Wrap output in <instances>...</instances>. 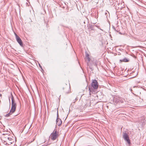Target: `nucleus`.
I'll use <instances>...</instances> for the list:
<instances>
[{
    "instance_id": "2eb2a0df",
    "label": "nucleus",
    "mask_w": 146,
    "mask_h": 146,
    "mask_svg": "<svg viewBox=\"0 0 146 146\" xmlns=\"http://www.w3.org/2000/svg\"><path fill=\"white\" fill-rule=\"evenodd\" d=\"M0 95L1 96V94H0Z\"/></svg>"
},
{
    "instance_id": "0eeeda50",
    "label": "nucleus",
    "mask_w": 146,
    "mask_h": 146,
    "mask_svg": "<svg viewBox=\"0 0 146 146\" xmlns=\"http://www.w3.org/2000/svg\"><path fill=\"white\" fill-rule=\"evenodd\" d=\"M123 136L124 139L127 141L128 143L129 144L130 141L127 134L126 133H124L123 134Z\"/></svg>"
},
{
    "instance_id": "f3484780",
    "label": "nucleus",
    "mask_w": 146,
    "mask_h": 146,
    "mask_svg": "<svg viewBox=\"0 0 146 146\" xmlns=\"http://www.w3.org/2000/svg\"><path fill=\"white\" fill-rule=\"evenodd\" d=\"M100 29L102 30V29Z\"/></svg>"
},
{
    "instance_id": "423d86ee",
    "label": "nucleus",
    "mask_w": 146,
    "mask_h": 146,
    "mask_svg": "<svg viewBox=\"0 0 146 146\" xmlns=\"http://www.w3.org/2000/svg\"><path fill=\"white\" fill-rule=\"evenodd\" d=\"M57 134L56 133V131H54L50 135V137L51 139L53 140H54L56 139L57 137Z\"/></svg>"
},
{
    "instance_id": "7ed1b4c3",
    "label": "nucleus",
    "mask_w": 146,
    "mask_h": 146,
    "mask_svg": "<svg viewBox=\"0 0 146 146\" xmlns=\"http://www.w3.org/2000/svg\"><path fill=\"white\" fill-rule=\"evenodd\" d=\"M92 86L94 89H97L98 88V85L97 81L95 80H93L92 83Z\"/></svg>"
},
{
    "instance_id": "f257e3e1",
    "label": "nucleus",
    "mask_w": 146,
    "mask_h": 146,
    "mask_svg": "<svg viewBox=\"0 0 146 146\" xmlns=\"http://www.w3.org/2000/svg\"><path fill=\"white\" fill-rule=\"evenodd\" d=\"M11 96L12 100L11 107L9 113L5 115V116L6 117L9 116L10 115L14 112L15 111L17 106L16 103L15 102L14 97L12 94H11Z\"/></svg>"
},
{
    "instance_id": "f8f14e48",
    "label": "nucleus",
    "mask_w": 146,
    "mask_h": 146,
    "mask_svg": "<svg viewBox=\"0 0 146 146\" xmlns=\"http://www.w3.org/2000/svg\"><path fill=\"white\" fill-rule=\"evenodd\" d=\"M89 57V55L86 52V57Z\"/></svg>"
},
{
    "instance_id": "4468645a",
    "label": "nucleus",
    "mask_w": 146,
    "mask_h": 146,
    "mask_svg": "<svg viewBox=\"0 0 146 146\" xmlns=\"http://www.w3.org/2000/svg\"><path fill=\"white\" fill-rule=\"evenodd\" d=\"M9 102H10V97H9Z\"/></svg>"
},
{
    "instance_id": "20e7f679",
    "label": "nucleus",
    "mask_w": 146,
    "mask_h": 146,
    "mask_svg": "<svg viewBox=\"0 0 146 146\" xmlns=\"http://www.w3.org/2000/svg\"><path fill=\"white\" fill-rule=\"evenodd\" d=\"M14 34L15 35L17 41L19 44L21 46H23V44L21 38L17 35V34L15 33Z\"/></svg>"
},
{
    "instance_id": "39448f33",
    "label": "nucleus",
    "mask_w": 146,
    "mask_h": 146,
    "mask_svg": "<svg viewBox=\"0 0 146 146\" xmlns=\"http://www.w3.org/2000/svg\"><path fill=\"white\" fill-rule=\"evenodd\" d=\"M13 138L11 135H9V137H8V138L7 139L8 140L7 141L6 143H5V144L10 145L11 144L13 143V139H12Z\"/></svg>"
},
{
    "instance_id": "9b49d317",
    "label": "nucleus",
    "mask_w": 146,
    "mask_h": 146,
    "mask_svg": "<svg viewBox=\"0 0 146 146\" xmlns=\"http://www.w3.org/2000/svg\"><path fill=\"white\" fill-rule=\"evenodd\" d=\"M86 59L88 61V62H89L90 60V58L89 57H86Z\"/></svg>"
},
{
    "instance_id": "f03ea898",
    "label": "nucleus",
    "mask_w": 146,
    "mask_h": 146,
    "mask_svg": "<svg viewBox=\"0 0 146 146\" xmlns=\"http://www.w3.org/2000/svg\"><path fill=\"white\" fill-rule=\"evenodd\" d=\"M9 137V135L8 134L3 133L2 134L1 137L2 140L4 144L6 143L7 141L8 140L7 139Z\"/></svg>"
},
{
    "instance_id": "dca6fc26",
    "label": "nucleus",
    "mask_w": 146,
    "mask_h": 146,
    "mask_svg": "<svg viewBox=\"0 0 146 146\" xmlns=\"http://www.w3.org/2000/svg\"><path fill=\"white\" fill-rule=\"evenodd\" d=\"M131 91H132V89H131Z\"/></svg>"
},
{
    "instance_id": "1a4fd4ad",
    "label": "nucleus",
    "mask_w": 146,
    "mask_h": 146,
    "mask_svg": "<svg viewBox=\"0 0 146 146\" xmlns=\"http://www.w3.org/2000/svg\"><path fill=\"white\" fill-rule=\"evenodd\" d=\"M139 124L141 125H143L145 124V119L144 117H142L139 120Z\"/></svg>"
},
{
    "instance_id": "9d476101",
    "label": "nucleus",
    "mask_w": 146,
    "mask_h": 146,
    "mask_svg": "<svg viewBox=\"0 0 146 146\" xmlns=\"http://www.w3.org/2000/svg\"><path fill=\"white\" fill-rule=\"evenodd\" d=\"M120 61H121L127 62L129 60L127 58H125L123 59L120 60Z\"/></svg>"
},
{
    "instance_id": "ddd939ff",
    "label": "nucleus",
    "mask_w": 146,
    "mask_h": 146,
    "mask_svg": "<svg viewBox=\"0 0 146 146\" xmlns=\"http://www.w3.org/2000/svg\"><path fill=\"white\" fill-rule=\"evenodd\" d=\"M39 66L40 67V68H41L42 69V66H41L40 65V64H39Z\"/></svg>"
},
{
    "instance_id": "6e6552de",
    "label": "nucleus",
    "mask_w": 146,
    "mask_h": 146,
    "mask_svg": "<svg viewBox=\"0 0 146 146\" xmlns=\"http://www.w3.org/2000/svg\"><path fill=\"white\" fill-rule=\"evenodd\" d=\"M58 111H57V117L56 120V124L59 126H60L62 123L61 119L58 118Z\"/></svg>"
}]
</instances>
